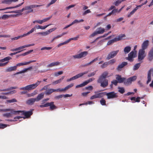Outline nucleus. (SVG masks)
<instances>
[{
    "instance_id": "1",
    "label": "nucleus",
    "mask_w": 153,
    "mask_h": 153,
    "mask_svg": "<svg viewBox=\"0 0 153 153\" xmlns=\"http://www.w3.org/2000/svg\"><path fill=\"white\" fill-rule=\"evenodd\" d=\"M41 82V81H38L35 84L28 85L25 87L20 88L19 89L21 90L29 91L32 90L35 88Z\"/></svg>"
},
{
    "instance_id": "2",
    "label": "nucleus",
    "mask_w": 153,
    "mask_h": 153,
    "mask_svg": "<svg viewBox=\"0 0 153 153\" xmlns=\"http://www.w3.org/2000/svg\"><path fill=\"white\" fill-rule=\"evenodd\" d=\"M94 93L95 94L91 97L90 98L91 100H92L94 99L101 98L105 96V93L104 92L98 93L97 91H95Z\"/></svg>"
},
{
    "instance_id": "3",
    "label": "nucleus",
    "mask_w": 153,
    "mask_h": 153,
    "mask_svg": "<svg viewBox=\"0 0 153 153\" xmlns=\"http://www.w3.org/2000/svg\"><path fill=\"white\" fill-rule=\"evenodd\" d=\"M10 111H10V113H7L4 114L3 116L4 117L9 118L12 116L13 114H18L17 111H14L13 109H9Z\"/></svg>"
},
{
    "instance_id": "4",
    "label": "nucleus",
    "mask_w": 153,
    "mask_h": 153,
    "mask_svg": "<svg viewBox=\"0 0 153 153\" xmlns=\"http://www.w3.org/2000/svg\"><path fill=\"white\" fill-rule=\"evenodd\" d=\"M18 114L21 113L23 115L25 116V117H24V119L25 118H27L30 117L33 114L32 111H17Z\"/></svg>"
},
{
    "instance_id": "5",
    "label": "nucleus",
    "mask_w": 153,
    "mask_h": 153,
    "mask_svg": "<svg viewBox=\"0 0 153 153\" xmlns=\"http://www.w3.org/2000/svg\"><path fill=\"white\" fill-rule=\"evenodd\" d=\"M124 36V34H121L119 35L117 37L114 38L113 39L109 41L107 43V45H111L112 44L117 41H119L122 39V38Z\"/></svg>"
},
{
    "instance_id": "6",
    "label": "nucleus",
    "mask_w": 153,
    "mask_h": 153,
    "mask_svg": "<svg viewBox=\"0 0 153 153\" xmlns=\"http://www.w3.org/2000/svg\"><path fill=\"white\" fill-rule=\"evenodd\" d=\"M136 56V51H132L128 54V57H126V59L130 62H132L134 60L133 58L135 57Z\"/></svg>"
},
{
    "instance_id": "7",
    "label": "nucleus",
    "mask_w": 153,
    "mask_h": 153,
    "mask_svg": "<svg viewBox=\"0 0 153 153\" xmlns=\"http://www.w3.org/2000/svg\"><path fill=\"white\" fill-rule=\"evenodd\" d=\"M43 5H32L30 6H26L25 7V9L26 10H30L28 11L27 12V13H32L33 12V10L32 9L36 7H40Z\"/></svg>"
},
{
    "instance_id": "8",
    "label": "nucleus",
    "mask_w": 153,
    "mask_h": 153,
    "mask_svg": "<svg viewBox=\"0 0 153 153\" xmlns=\"http://www.w3.org/2000/svg\"><path fill=\"white\" fill-rule=\"evenodd\" d=\"M105 95H106L107 96L108 99L115 98L117 97L118 96L116 93L114 91L107 93L105 92Z\"/></svg>"
},
{
    "instance_id": "9",
    "label": "nucleus",
    "mask_w": 153,
    "mask_h": 153,
    "mask_svg": "<svg viewBox=\"0 0 153 153\" xmlns=\"http://www.w3.org/2000/svg\"><path fill=\"white\" fill-rule=\"evenodd\" d=\"M88 54L87 51H84L81 52L79 54L74 55L73 57L74 59H80L86 56Z\"/></svg>"
},
{
    "instance_id": "10",
    "label": "nucleus",
    "mask_w": 153,
    "mask_h": 153,
    "mask_svg": "<svg viewBox=\"0 0 153 153\" xmlns=\"http://www.w3.org/2000/svg\"><path fill=\"white\" fill-rule=\"evenodd\" d=\"M119 51H113L110 52L108 55L106 59L107 60H109L111 59L114 58L118 53Z\"/></svg>"
},
{
    "instance_id": "11",
    "label": "nucleus",
    "mask_w": 153,
    "mask_h": 153,
    "mask_svg": "<svg viewBox=\"0 0 153 153\" xmlns=\"http://www.w3.org/2000/svg\"><path fill=\"white\" fill-rule=\"evenodd\" d=\"M97 82L100 83L101 86L103 88L106 87L108 85V80L107 79H102L100 81L98 79Z\"/></svg>"
},
{
    "instance_id": "12",
    "label": "nucleus",
    "mask_w": 153,
    "mask_h": 153,
    "mask_svg": "<svg viewBox=\"0 0 153 153\" xmlns=\"http://www.w3.org/2000/svg\"><path fill=\"white\" fill-rule=\"evenodd\" d=\"M35 45L34 44H28L27 45H24V46H22L20 47L19 48H16L15 49H11V51H16L18 50H20L22 49L25 48L29 47L31 46H34Z\"/></svg>"
},
{
    "instance_id": "13",
    "label": "nucleus",
    "mask_w": 153,
    "mask_h": 153,
    "mask_svg": "<svg viewBox=\"0 0 153 153\" xmlns=\"http://www.w3.org/2000/svg\"><path fill=\"white\" fill-rule=\"evenodd\" d=\"M59 91L60 89L59 88L56 89L49 88L46 91H45V94L46 95H49L53 92Z\"/></svg>"
},
{
    "instance_id": "14",
    "label": "nucleus",
    "mask_w": 153,
    "mask_h": 153,
    "mask_svg": "<svg viewBox=\"0 0 153 153\" xmlns=\"http://www.w3.org/2000/svg\"><path fill=\"white\" fill-rule=\"evenodd\" d=\"M108 73L107 71H105L102 75L99 76L98 79L100 81L102 79H106L105 78L108 77Z\"/></svg>"
},
{
    "instance_id": "15",
    "label": "nucleus",
    "mask_w": 153,
    "mask_h": 153,
    "mask_svg": "<svg viewBox=\"0 0 153 153\" xmlns=\"http://www.w3.org/2000/svg\"><path fill=\"white\" fill-rule=\"evenodd\" d=\"M137 79V76H133L132 77H130L127 80V82L125 83V84H131L132 82H133L135 80Z\"/></svg>"
},
{
    "instance_id": "16",
    "label": "nucleus",
    "mask_w": 153,
    "mask_h": 153,
    "mask_svg": "<svg viewBox=\"0 0 153 153\" xmlns=\"http://www.w3.org/2000/svg\"><path fill=\"white\" fill-rule=\"evenodd\" d=\"M153 71V68L150 69L148 71V80L147 81V84H148L151 80V74L152 71Z\"/></svg>"
},
{
    "instance_id": "17",
    "label": "nucleus",
    "mask_w": 153,
    "mask_h": 153,
    "mask_svg": "<svg viewBox=\"0 0 153 153\" xmlns=\"http://www.w3.org/2000/svg\"><path fill=\"white\" fill-rule=\"evenodd\" d=\"M74 85V84L73 83H71L68 85L66 86L64 88L61 89L60 88H59L60 89L59 91H64L68 89L71 88Z\"/></svg>"
},
{
    "instance_id": "18",
    "label": "nucleus",
    "mask_w": 153,
    "mask_h": 153,
    "mask_svg": "<svg viewBox=\"0 0 153 153\" xmlns=\"http://www.w3.org/2000/svg\"><path fill=\"white\" fill-rule=\"evenodd\" d=\"M17 69L16 66H12L7 68L5 70V72H10L12 71H14Z\"/></svg>"
},
{
    "instance_id": "19",
    "label": "nucleus",
    "mask_w": 153,
    "mask_h": 153,
    "mask_svg": "<svg viewBox=\"0 0 153 153\" xmlns=\"http://www.w3.org/2000/svg\"><path fill=\"white\" fill-rule=\"evenodd\" d=\"M50 106V110L51 111L57 108V107L54 104V102H48V106Z\"/></svg>"
},
{
    "instance_id": "20",
    "label": "nucleus",
    "mask_w": 153,
    "mask_h": 153,
    "mask_svg": "<svg viewBox=\"0 0 153 153\" xmlns=\"http://www.w3.org/2000/svg\"><path fill=\"white\" fill-rule=\"evenodd\" d=\"M148 59L151 61L153 59V48L150 51L148 56Z\"/></svg>"
},
{
    "instance_id": "21",
    "label": "nucleus",
    "mask_w": 153,
    "mask_h": 153,
    "mask_svg": "<svg viewBox=\"0 0 153 153\" xmlns=\"http://www.w3.org/2000/svg\"><path fill=\"white\" fill-rule=\"evenodd\" d=\"M44 93L42 92L38 95L37 97L35 98L36 101H39L42 99L44 97Z\"/></svg>"
},
{
    "instance_id": "22",
    "label": "nucleus",
    "mask_w": 153,
    "mask_h": 153,
    "mask_svg": "<svg viewBox=\"0 0 153 153\" xmlns=\"http://www.w3.org/2000/svg\"><path fill=\"white\" fill-rule=\"evenodd\" d=\"M36 100L35 98H31L26 101V103L28 105H33Z\"/></svg>"
},
{
    "instance_id": "23",
    "label": "nucleus",
    "mask_w": 153,
    "mask_h": 153,
    "mask_svg": "<svg viewBox=\"0 0 153 153\" xmlns=\"http://www.w3.org/2000/svg\"><path fill=\"white\" fill-rule=\"evenodd\" d=\"M23 3H24V2H23L22 3L19 4L18 5H17L15 6L12 7H7L1 9L0 10H7V9H13V8H16L18 7H19L21 6L22 4H23Z\"/></svg>"
},
{
    "instance_id": "24",
    "label": "nucleus",
    "mask_w": 153,
    "mask_h": 153,
    "mask_svg": "<svg viewBox=\"0 0 153 153\" xmlns=\"http://www.w3.org/2000/svg\"><path fill=\"white\" fill-rule=\"evenodd\" d=\"M60 62H53L47 65L48 67H52L55 66H57L59 65Z\"/></svg>"
},
{
    "instance_id": "25",
    "label": "nucleus",
    "mask_w": 153,
    "mask_h": 153,
    "mask_svg": "<svg viewBox=\"0 0 153 153\" xmlns=\"http://www.w3.org/2000/svg\"><path fill=\"white\" fill-rule=\"evenodd\" d=\"M32 68V67H30L24 69L23 70L20 71L19 72H16L15 74H22L26 72L27 70H29Z\"/></svg>"
},
{
    "instance_id": "26",
    "label": "nucleus",
    "mask_w": 153,
    "mask_h": 153,
    "mask_svg": "<svg viewBox=\"0 0 153 153\" xmlns=\"http://www.w3.org/2000/svg\"><path fill=\"white\" fill-rule=\"evenodd\" d=\"M18 1V0H4L3 1L2 3L10 4L13 2H16Z\"/></svg>"
},
{
    "instance_id": "27",
    "label": "nucleus",
    "mask_w": 153,
    "mask_h": 153,
    "mask_svg": "<svg viewBox=\"0 0 153 153\" xmlns=\"http://www.w3.org/2000/svg\"><path fill=\"white\" fill-rule=\"evenodd\" d=\"M116 79L119 83H121L123 82L124 80V78H122L121 77V76L118 75H116Z\"/></svg>"
},
{
    "instance_id": "28",
    "label": "nucleus",
    "mask_w": 153,
    "mask_h": 153,
    "mask_svg": "<svg viewBox=\"0 0 153 153\" xmlns=\"http://www.w3.org/2000/svg\"><path fill=\"white\" fill-rule=\"evenodd\" d=\"M96 31L98 34H100L103 33L105 32V30L103 28L100 27L97 28Z\"/></svg>"
},
{
    "instance_id": "29",
    "label": "nucleus",
    "mask_w": 153,
    "mask_h": 153,
    "mask_svg": "<svg viewBox=\"0 0 153 153\" xmlns=\"http://www.w3.org/2000/svg\"><path fill=\"white\" fill-rule=\"evenodd\" d=\"M25 7L24 8H23L21 10H17L16 11H13L10 12H6L5 13H22V12L23 11L25 10H26V9H25Z\"/></svg>"
},
{
    "instance_id": "30",
    "label": "nucleus",
    "mask_w": 153,
    "mask_h": 153,
    "mask_svg": "<svg viewBox=\"0 0 153 153\" xmlns=\"http://www.w3.org/2000/svg\"><path fill=\"white\" fill-rule=\"evenodd\" d=\"M149 41L146 40L144 42L142 45V48L143 49H146L148 45Z\"/></svg>"
},
{
    "instance_id": "31",
    "label": "nucleus",
    "mask_w": 153,
    "mask_h": 153,
    "mask_svg": "<svg viewBox=\"0 0 153 153\" xmlns=\"http://www.w3.org/2000/svg\"><path fill=\"white\" fill-rule=\"evenodd\" d=\"M124 67V62H123L121 64L119 65L116 69L117 71H121Z\"/></svg>"
},
{
    "instance_id": "32",
    "label": "nucleus",
    "mask_w": 153,
    "mask_h": 153,
    "mask_svg": "<svg viewBox=\"0 0 153 153\" xmlns=\"http://www.w3.org/2000/svg\"><path fill=\"white\" fill-rule=\"evenodd\" d=\"M64 76H62L61 78H60L59 79L53 81L52 82V84L53 85H55L60 83L62 81V80L64 79Z\"/></svg>"
},
{
    "instance_id": "33",
    "label": "nucleus",
    "mask_w": 153,
    "mask_h": 153,
    "mask_svg": "<svg viewBox=\"0 0 153 153\" xmlns=\"http://www.w3.org/2000/svg\"><path fill=\"white\" fill-rule=\"evenodd\" d=\"M123 8V6L122 7H121V8L119 10H118L117 9H114L111 11V12L112 13V14L115 15V14L116 13H119Z\"/></svg>"
},
{
    "instance_id": "34",
    "label": "nucleus",
    "mask_w": 153,
    "mask_h": 153,
    "mask_svg": "<svg viewBox=\"0 0 153 153\" xmlns=\"http://www.w3.org/2000/svg\"><path fill=\"white\" fill-rule=\"evenodd\" d=\"M98 57H97V58H96L94 59L92 61H91L89 63H88L84 65V66L85 67V66H87L91 65L92 63H93L94 62H95L96 61H97L98 59Z\"/></svg>"
},
{
    "instance_id": "35",
    "label": "nucleus",
    "mask_w": 153,
    "mask_h": 153,
    "mask_svg": "<svg viewBox=\"0 0 153 153\" xmlns=\"http://www.w3.org/2000/svg\"><path fill=\"white\" fill-rule=\"evenodd\" d=\"M12 58L10 56H7L0 60V62H3L6 61H9Z\"/></svg>"
},
{
    "instance_id": "36",
    "label": "nucleus",
    "mask_w": 153,
    "mask_h": 153,
    "mask_svg": "<svg viewBox=\"0 0 153 153\" xmlns=\"http://www.w3.org/2000/svg\"><path fill=\"white\" fill-rule=\"evenodd\" d=\"M131 50V47L129 46L125 47V54L128 53Z\"/></svg>"
},
{
    "instance_id": "37",
    "label": "nucleus",
    "mask_w": 153,
    "mask_h": 153,
    "mask_svg": "<svg viewBox=\"0 0 153 153\" xmlns=\"http://www.w3.org/2000/svg\"><path fill=\"white\" fill-rule=\"evenodd\" d=\"M36 29L35 27L33 28L29 31L27 33L24 34V36H27V35L32 33Z\"/></svg>"
},
{
    "instance_id": "38",
    "label": "nucleus",
    "mask_w": 153,
    "mask_h": 153,
    "mask_svg": "<svg viewBox=\"0 0 153 153\" xmlns=\"http://www.w3.org/2000/svg\"><path fill=\"white\" fill-rule=\"evenodd\" d=\"M37 34H40L44 36H46L49 34L48 30L43 32H39L37 33Z\"/></svg>"
},
{
    "instance_id": "39",
    "label": "nucleus",
    "mask_w": 153,
    "mask_h": 153,
    "mask_svg": "<svg viewBox=\"0 0 153 153\" xmlns=\"http://www.w3.org/2000/svg\"><path fill=\"white\" fill-rule=\"evenodd\" d=\"M28 65V63L27 62H24L22 63H20L18 64H17L16 65V68H17V67L18 66H22L24 65Z\"/></svg>"
},
{
    "instance_id": "40",
    "label": "nucleus",
    "mask_w": 153,
    "mask_h": 153,
    "mask_svg": "<svg viewBox=\"0 0 153 153\" xmlns=\"http://www.w3.org/2000/svg\"><path fill=\"white\" fill-rule=\"evenodd\" d=\"M124 0H118L114 2V4L116 6H118Z\"/></svg>"
},
{
    "instance_id": "41",
    "label": "nucleus",
    "mask_w": 153,
    "mask_h": 153,
    "mask_svg": "<svg viewBox=\"0 0 153 153\" xmlns=\"http://www.w3.org/2000/svg\"><path fill=\"white\" fill-rule=\"evenodd\" d=\"M6 101L7 103H11L16 102L17 100L16 99L13 98L11 100H7Z\"/></svg>"
},
{
    "instance_id": "42",
    "label": "nucleus",
    "mask_w": 153,
    "mask_h": 153,
    "mask_svg": "<svg viewBox=\"0 0 153 153\" xmlns=\"http://www.w3.org/2000/svg\"><path fill=\"white\" fill-rule=\"evenodd\" d=\"M22 117L17 116V117H15L14 118V120H13L12 119H8V120H7L8 121H10V122H12V121H16V119H19L22 118Z\"/></svg>"
},
{
    "instance_id": "43",
    "label": "nucleus",
    "mask_w": 153,
    "mask_h": 153,
    "mask_svg": "<svg viewBox=\"0 0 153 153\" xmlns=\"http://www.w3.org/2000/svg\"><path fill=\"white\" fill-rule=\"evenodd\" d=\"M144 50V49H143L142 48L139 51L138 55H144V54L145 53Z\"/></svg>"
},
{
    "instance_id": "44",
    "label": "nucleus",
    "mask_w": 153,
    "mask_h": 153,
    "mask_svg": "<svg viewBox=\"0 0 153 153\" xmlns=\"http://www.w3.org/2000/svg\"><path fill=\"white\" fill-rule=\"evenodd\" d=\"M140 65V63H138L135 64L134 67V70H136L138 69Z\"/></svg>"
},
{
    "instance_id": "45",
    "label": "nucleus",
    "mask_w": 153,
    "mask_h": 153,
    "mask_svg": "<svg viewBox=\"0 0 153 153\" xmlns=\"http://www.w3.org/2000/svg\"><path fill=\"white\" fill-rule=\"evenodd\" d=\"M95 79L94 78H90L84 82L85 83L86 85H87L89 82H92V81L94 80Z\"/></svg>"
},
{
    "instance_id": "46",
    "label": "nucleus",
    "mask_w": 153,
    "mask_h": 153,
    "mask_svg": "<svg viewBox=\"0 0 153 153\" xmlns=\"http://www.w3.org/2000/svg\"><path fill=\"white\" fill-rule=\"evenodd\" d=\"M109 65L108 62H105L101 65V67L102 68H103L107 67Z\"/></svg>"
},
{
    "instance_id": "47",
    "label": "nucleus",
    "mask_w": 153,
    "mask_h": 153,
    "mask_svg": "<svg viewBox=\"0 0 153 153\" xmlns=\"http://www.w3.org/2000/svg\"><path fill=\"white\" fill-rule=\"evenodd\" d=\"M100 103L102 105H106V101L103 98H102L100 101Z\"/></svg>"
},
{
    "instance_id": "48",
    "label": "nucleus",
    "mask_w": 153,
    "mask_h": 153,
    "mask_svg": "<svg viewBox=\"0 0 153 153\" xmlns=\"http://www.w3.org/2000/svg\"><path fill=\"white\" fill-rule=\"evenodd\" d=\"M25 36H24V34L23 35H22L19 36H18L17 37H15L14 38H12V40H16L19 39V38H22L23 37H25Z\"/></svg>"
},
{
    "instance_id": "49",
    "label": "nucleus",
    "mask_w": 153,
    "mask_h": 153,
    "mask_svg": "<svg viewBox=\"0 0 153 153\" xmlns=\"http://www.w3.org/2000/svg\"><path fill=\"white\" fill-rule=\"evenodd\" d=\"M68 40H66V41L64 42H62V43H60L58 44L57 46L58 47H59L60 46L63 45H65L68 43Z\"/></svg>"
},
{
    "instance_id": "50",
    "label": "nucleus",
    "mask_w": 153,
    "mask_h": 153,
    "mask_svg": "<svg viewBox=\"0 0 153 153\" xmlns=\"http://www.w3.org/2000/svg\"><path fill=\"white\" fill-rule=\"evenodd\" d=\"M33 51V50H30L27 52H26L22 54L21 55L22 56H24L25 55H27L29 54L31 52H32Z\"/></svg>"
},
{
    "instance_id": "51",
    "label": "nucleus",
    "mask_w": 153,
    "mask_h": 153,
    "mask_svg": "<svg viewBox=\"0 0 153 153\" xmlns=\"http://www.w3.org/2000/svg\"><path fill=\"white\" fill-rule=\"evenodd\" d=\"M79 36L78 35L77 36H76L75 37L71 38L70 39H68L67 40H68V42L69 43L71 40H77L79 38Z\"/></svg>"
},
{
    "instance_id": "52",
    "label": "nucleus",
    "mask_w": 153,
    "mask_h": 153,
    "mask_svg": "<svg viewBox=\"0 0 153 153\" xmlns=\"http://www.w3.org/2000/svg\"><path fill=\"white\" fill-rule=\"evenodd\" d=\"M85 85H86V84L85 83V82H84L83 83L80 85H77L76 86V88H78L82 87L85 86Z\"/></svg>"
},
{
    "instance_id": "53",
    "label": "nucleus",
    "mask_w": 153,
    "mask_h": 153,
    "mask_svg": "<svg viewBox=\"0 0 153 153\" xmlns=\"http://www.w3.org/2000/svg\"><path fill=\"white\" fill-rule=\"evenodd\" d=\"M116 62V60L115 59H112L109 60L108 62L109 64L112 65L115 63Z\"/></svg>"
},
{
    "instance_id": "54",
    "label": "nucleus",
    "mask_w": 153,
    "mask_h": 153,
    "mask_svg": "<svg viewBox=\"0 0 153 153\" xmlns=\"http://www.w3.org/2000/svg\"><path fill=\"white\" fill-rule=\"evenodd\" d=\"M63 73V72L62 71H59L58 72H55L54 73V76H57L59 75L62 74Z\"/></svg>"
},
{
    "instance_id": "55",
    "label": "nucleus",
    "mask_w": 153,
    "mask_h": 153,
    "mask_svg": "<svg viewBox=\"0 0 153 153\" xmlns=\"http://www.w3.org/2000/svg\"><path fill=\"white\" fill-rule=\"evenodd\" d=\"M96 71H95L92 72H91V73L89 74L88 75V77L93 76H94L96 74Z\"/></svg>"
},
{
    "instance_id": "56",
    "label": "nucleus",
    "mask_w": 153,
    "mask_h": 153,
    "mask_svg": "<svg viewBox=\"0 0 153 153\" xmlns=\"http://www.w3.org/2000/svg\"><path fill=\"white\" fill-rule=\"evenodd\" d=\"M118 91L121 94H123L124 92V89L123 88H118Z\"/></svg>"
},
{
    "instance_id": "57",
    "label": "nucleus",
    "mask_w": 153,
    "mask_h": 153,
    "mask_svg": "<svg viewBox=\"0 0 153 153\" xmlns=\"http://www.w3.org/2000/svg\"><path fill=\"white\" fill-rule=\"evenodd\" d=\"M33 23H35L36 22L40 24H42L43 23V22L42 20H39L34 21H33Z\"/></svg>"
},
{
    "instance_id": "58",
    "label": "nucleus",
    "mask_w": 153,
    "mask_h": 153,
    "mask_svg": "<svg viewBox=\"0 0 153 153\" xmlns=\"http://www.w3.org/2000/svg\"><path fill=\"white\" fill-rule=\"evenodd\" d=\"M145 56L144 55H138V60L139 61L143 60L144 59Z\"/></svg>"
},
{
    "instance_id": "59",
    "label": "nucleus",
    "mask_w": 153,
    "mask_h": 153,
    "mask_svg": "<svg viewBox=\"0 0 153 153\" xmlns=\"http://www.w3.org/2000/svg\"><path fill=\"white\" fill-rule=\"evenodd\" d=\"M52 47H45L42 48L41 49V50H50L52 49Z\"/></svg>"
},
{
    "instance_id": "60",
    "label": "nucleus",
    "mask_w": 153,
    "mask_h": 153,
    "mask_svg": "<svg viewBox=\"0 0 153 153\" xmlns=\"http://www.w3.org/2000/svg\"><path fill=\"white\" fill-rule=\"evenodd\" d=\"M18 88L17 87H12L6 89V91H9L11 90L16 89Z\"/></svg>"
},
{
    "instance_id": "61",
    "label": "nucleus",
    "mask_w": 153,
    "mask_h": 153,
    "mask_svg": "<svg viewBox=\"0 0 153 153\" xmlns=\"http://www.w3.org/2000/svg\"><path fill=\"white\" fill-rule=\"evenodd\" d=\"M52 16H50L42 20L43 21V23L47 22V21H48V20H50L52 18Z\"/></svg>"
},
{
    "instance_id": "62",
    "label": "nucleus",
    "mask_w": 153,
    "mask_h": 153,
    "mask_svg": "<svg viewBox=\"0 0 153 153\" xmlns=\"http://www.w3.org/2000/svg\"><path fill=\"white\" fill-rule=\"evenodd\" d=\"M91 12L90 11V10L89 9H88L85 11L83 13L82 15L83 16H84L88 13H91Z\"/></svg>"
},
{
    "instance_id": "63",
    "label": "nucleus",
    "mask_w": 153,
    "mask_h": 153,
    "mask_svg": "<svg viewBox=\"0 0 153 153\" xmlns=\"http://www.w3.org/2000/svg\"><path fill=\"white\" fill-rule=\"evenodd\" d=\"M79 78H80V76L79 75V74H77V75H76V76H75L73 77H71V79L72 80H74L76 79H77Z\"/></svg>"
},
{
    "instance_id": "64",
    "label": "nucleus",
    "mask_w": 153,
    "mask_h": 153,
    "mask_svg": "<svg viewBox=\"0 0 153 153\" xmlns=\"http://www.w3.org/2000/svg\"><path fill=\"white\" fill-rule=\"evenodd\" d=\"M9 16L7 15H6V14H4V15H3L1 17V18L3 19H7L8 18Z\"/></svg>"
}]
</instances>
